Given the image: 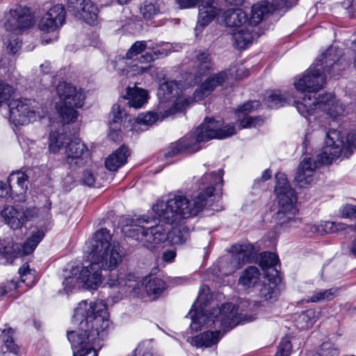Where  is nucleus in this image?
<instances>
[{
  "instance_id": "aec40b11",
  "label": "nucleus",
  "mask_w": 356,
  "mask_h": 356,
  "mask_svg": "<svg viewBox=\"0 0 356 356\" xmlns=\"http://www.w3.org/2000/svg\"><path fill=\"white\" fill-rule=\"evenodd\" d=\"M65 161L71 168L82 166L89 158V150L79 139L69 142L65 146Z\"/></svg>"
},
{
  "instance_id": "4c0bfd02",
  "label": "nucleus",
  "mask_w": 356,
  "mask_h": 356,
  "mask_svg": "<svg viewBox=\"0 0 356 356\" xmlns=\"http://www.w3.org/2000/svg\"><path fill=\"white\" fill-rule=\"evenodd\" d=\"M318 316L319 312L315 309H307L295 318V325L297 328L302 330L310 328L314 325Z\"/></svg>"
},
{
  "instance_id": "2f4dec72",
  "label": "nucleus",
  "mask_w": 356,
  "mask_h": 356,
  "mask_svg": "<svg viewBox=\"0 0 356 356\" xmlns=\"http://www.w3.org/2000/svg\"><path fill=\"white\" fill-rule=\"evenodd\" d=\"M220 332H204L191 339V344L197 348H209L216 345L220 340Z\"/></svg>"
},
{
  "instance_id": "4d7b16f0",
  "label": "nucleus",
  "mask_w": 356,
  "mask_h": 356,
  "mask_svg": "<svg viewBox=\"0 0 356 356\" xmlns=\"http://www.w3.org/2000/svg\"><path fill=\"white\" fill-rule=\"evenodd\" d=\"M125 116V111L120 108L119 104H114L113 106L111 118L113 124L121 123Z\"/></svg>"
},
{
  "instance_id": "f8f14e48",
  "label": "nucleus",
  "mask_w": 356,
  "mask_h": 356,
  "mask_svg": "<svg viewBox=\"0 0 356 356\" xmlns=\"http://www.w3.org/2000/svg\"><path fill=\"white\" fill-rule=\"evenodd\" d=\"M72 275L78 276H70L63 282L64 289L67 293L70 291L75 284H79L86 289L95 290L102 283L103 275L101 266L97 261H92L91 264L83 267L81 270L72 269Z\"/></svg>"
},
{
  "instance_id": "37998d69",
  "label": "nucleus",
  "mask_w": 356,
  "mask_h": 356,
  "mask_svg": "<svg viewBox=\"0 0 356 356\" xmlns=\"http://www.w3.org/2000/svg\"><path fill=\"white\" fill-rule=\"evenodd\" d=\"M5 327L1 331V339L8 351L17 354L19 348L14 342V330L8 325H5Z\"/></svg>"
},
{
  "instance_id": "4be33fe9",
  "label": "nucleus",
  "mask_w": 356,
  "mask_h": 356,
  "mask_svg": "<svg viewBox=\"0 0 356 356\" xmlns=\"http://www.w3.org/2000/svg\"><path fill=\"white\" fill-rule=\"evenodd\" d=\"M229 74V72L225 70L209 76L194 92V100L199 101L209 95L218 86H222L228 79Z\"/></svg>"
},
{
  "instance_id": "9d476101",
  "label": "nucleus",
  "mask_w": 356,
  "mask_h": 356,
  "mask_svg": "<svg viewBox=\"0 0 356 356\" xmlns=\"http://www.w3.org/2000/svg\"><path fill=\"white\" fill-rule=\"evenodd\" d=\"M355 148L356 129L348 132L346 142L341 138L339 131L330 129L326 134L325 145L319 157L323 163L330 164L342 154L345 157H349Z\"/></svg>"
},
{
  "instance_id": "393cba45",
  "label": "nucleus",
  "mask_w": 356,
  "mask_h": 356,
  "mask_svg": "<svg viewBox=\"0 0 356 356\" xmlns=\"http://www.w3.org/2000/svg\"><path fill=\"white\" fill-rule=\"evenodd\" d=\"M223 22L235 29L252 26L248 14L241 8L229 9L222 14Z\"/></svg>"
},
{
  "instance_id": "052dcab7",
  "label": "nucleus",
  "mask_w": 356,
  "mask_h": 356,
  "mask_svg": "<svg viewBox=\"0 0 356 356\" xmlns=\"http://www.w3.org/2000/svg\"><path fill=\"white\" fill-rule=\"evenodd\" d=\"M340 215L346 218H356V205L347 204L343 205L340 211Z\"/></svg>"
},
{
  "instance_id": "f257e3e1",
  "label": "nucleus",
  "mask_w": 356,
  "mask_h": 356,
  "mask_svg": "<svg viewBox=\"0 0 356 356\" xmlns=\"http://www.w3.org/2000/svg\"><path fill=\"white\" fill-rule=\"evenodd\" d=\"M73 323L78 327L67 332L73 356H97L110 325L106 305L102 300L82 301L74 310Z\"/></svg>"
},
{
  "instance_id": "5701e85b",
  "label": "nucleus",
  "mask_w": 356,
  "mask_h": 356,
  "mask_svg": "<svg viewBox=\"0 0 356 356\" xmlns=\"http://www.w3.org/2000/svg\"><path fill=\"white\" fill-rule=\"evenodd\" d=\"M298 215V207L279 208L275 213V219L281 228L290 229L298 227L301 224V219Z\"/></svg>"
},
{
  "instance_id": "cd10ccee",
  "label": "nucleus",
  "mask_w": 356,
  "mask_h": 356,
  "mask_svg": "<svg viewBox=\"0 0 356 356\" xmlns=\"http://www.w3.org/2000/svg\"><path fill=\"white\" fill-rule=\"evenodd\" d=\"M44 236V234L42 230H38L35 232H33L32 235L23 243V245H21V249L18 244H10V246H13L14 249L13 250L12 253L8 255H10L11 257H17V254H20L21 252L22 254H29L31 253L37 247L38 243L42 241Z\"/></svg>"
},
{
  "instance_id": "de8ad7c7",
  "label": "nucleus",
  "mask_w": 356,
  "mask_h": 356,
  "mask_svg": "<svg viewBox=\"0 0 356 356\" xmlns=\"http://www.w3.org/2000/svg\"><path fill=\"white\" fill-rule=\"evenodd\" d=\"M171 239L173 244L181 245L185 243L188 238V231L183 227L182 229H173V230L168 235V238Z\"/></svg>"
},
{
  "instance_id": "0eeeda50",
  "label": "nucleus",
  "mask_w": 356,
  "mask_h": 356,
  "mask_svg": "<svg viewBox=\"0 0 356 356\" xmlns=\"http://www.w3.org/2000/svg\"><path fill=\"white\" fill-rule=\"evenodd\" d=\"M86 245L91 260L98 262L102 269L112 270L122 261L124 253L119 243L112 241L106 229L96 232Z\"/></svg>"
},
{
  "instance_id": "5fc2aeb1",
  "label": "nucleus",
  "mask_w": 356,
  "mask_h": 356,
  "mask_svg": "<svg viewBox=\"0 0 356 356\" xmlns=\"http://www.w3.org/2000/svg\"><path fill=\"white\" fill-rule=\"evenodd\" d=\"M304 231L309 236H312L313 234L322 235L325 234L324 222L320 224L307 223L304 227Z\"/></svg>"
},
{
  "instance_id": "ea45409f",
  "label": "nucleus",
  "mask_w": 356,
  "mask_h": 356,
  "mask_svg": "<svg viewBox=\"0 0 356 356\" xmlns=\"http://www.w3.org/2000/svg\"><path fill=\"white\" fill-rule=\"evenodd\" d=\"M81 8L80 15H78L76 18L88 24L95 25L97 22L98 9L97 6L88 0Z\"/></svg>"
},
{
  "instance_id": "c03bdc74",
  "label": "nucleus",
  "mask_w": 356,
  "mask_h": 356,
  "mask_svg": "<svg viewBox=\"0 0 356 356\" xmlns=\"http://www.w3.org/2000/svg\"><path fill=\"white\" fill-rule=\"evenodd\" d=\"M160 12L159 5L153 1H145L140 6V13L144 19L148 20L153 18Z\"/></svg>"
},
{
  "instance_id": "bb28decb",
  "label": "nucleus",
  "mask_w": 356,
  "mask_h": 356,
  "mask_svg": "<svg viewBox=\"0 0 356 356\" xmlns=\"http://www.w3.org/2000/svg\"><path fill=\"white\" fill-rule=\"evenodd\" d=\"M136 284H139L136 286L137 292H132L136 295H139L141 288H144L149 296H157L161 294L165 289L164 282L158 277H145L141 282H137L136 281Z\"/></svg>"
},
{
  "instance_id": "774afa93",
  "label": "nucleus",
  "mask_w": 356,
  "mask_h": 356,
  "mask_svg": "<svg viewBox=\"0 0 356 356\" xmlns=\"http://www.w3.org/2000/svg\"><path fill=\"white\" fill-rule=\"evenodd\" d=\"M10 192L13 193V190H11L10 186H7L6 184L0 181V197L6 196Z\"/></svg>"
},
{
  "instance_id": "473e14b6",
  "label": "nucleus",
  "mask_w": 356,
  "mask_h": 356,
  "mask_svg": "<svg viewBox=\"0 0 356 356\" xmlns=\"http://www.w3.org/2000/svg\"><path fill=\"white\" fill-rule=\"evenodd\" d=\"M219 10L210 1H202L199 6V17L197 26L204 27L207 26L218 15Z\"/></svg>"
},
{
  "instance_id": "c9c22d12",
  "label": "nucleus",
  "mask_w": 356,
  "mask_h": 356,
  "mask_svg": "<svg viewBox=\"0 0 356 356\" xmlns=\"http://www.w3.org/2000/svg\"><path fill=\"white\" fill-rule=\"evenodd\" d=\"M27 181V175L22 171L13 172L8 178V183L13 190V193L16 194H22L26 192Z\"/></svg>"
},
{
  "instance_id": "3c124183",
  "label": "nucleus",
  "mask_w": 356,
  "mask_h": 356,
  "mask_svg": "<svg viewBox=\"0 0 356 356\" xmlns=\"http://www.w3.org/2000/svg\"><path fill=\"white\" fill-rule=\"evenodd\" d=\"M339 350L337 347L330 342H324L321 346L316 356H338Z\"/></svg>"
},
{
  "instance_id": "680f3d73",
  "label": "nucleus",
  "mask_w": 356,
  "mask_h": 356,
  "mask_svg": "<svg viewBox=\"0 0 356 356\" xmlns=\"http://www.w3.org/2000/svg\"><path fill=\"white\" fill-rule=\"evenodd\" d=\"M95 179V176L90 170H86L85 171H83L81 177V181L83 184L87 185L88 186H92L94 185Z\"/></svg>"
},
{
  "instance_id": "69168bd1",
  "label": "nucleus",
  "mask_w": 356,
  "mask_h": 356,
  "mask_svg": "<svg viewBox=\"0 0 356 356\" xmlns=\"http://www.w3.org/2000/svg\"><path fill=\"white\" fill-rule=\"evenodd\" d=\"M87 40H88L87 45L92 46L94 47H99L100 46L99 36L96 33H92Z\"/></svg>"
},
{
  "instance_id": "412c9836",
  "label": "nucleus",
  "mask_w": 356,
  "mask_h": 356,
  "mask_svg": "<svg viewBox=\"0 0 356 356\" xmlns=\"http://www.w3.org/2000/svg\"><path fill=\"white\" fill-rule=\"evenodd\" d=\"M65 22V8L62 4H57L42 16L39 22V28L44 33H49L63 26Z\"/></svg>"
},
{
  "instance_id": "6ab92c4d",
  "label": "nucleus",
  "mask_w": 356,
  "mask_h": 356,
  "mask_svg": "<svg viewBox=\"0 0 356 356\" xmlns=\"http://www.w3.org/2000/svg\"><path fill=\"white\" fill-rule=\"evenodd\" d=\"M321 154L316 156V159L312 158H305L300 162L294 181L296 185L300 188H306L311 185L314 180L315 170L321 165H326L321 162L319 157Z\"/></svg>"
},
{
  "instance_id": "bf43d9fd",
  "label": "nucleus",
  "mask_w": 356,
  "mask_h": 356,
  "mask_svg": "<svg viewBox=\"0 0 356 356\" xmlns=\"http://www.w3.org/2000/svg\"><path fill=\"white\" fill-rule=\"evenodd\" d=\"M16 35H14V36L11 37L10 38L4 39V42L6 45V49L10 54H15L20 47L21 43Z\"/></svg>"
},
{
  "instance_id": "c85d7f7f",
  "label": "nucleus",
  "mask_w": 356,
  "mask_h": 356,
  "mask_svg": "<svg viewBox=\"0 0 356 356\" xmlns=\"http://www.w3.org/2000/svg\"><path fill=\"white\" fill-rule=\"evenodd\" d=\"M259 106L257 101L248 102L242 105L238 110V112L243 113L244 117L241 120L242 128H248L256 127L263 123V119L260 117H252L247 115V113L257 109Z\"/></svg>"
},
{
  "instance_id": "7ed1b4c3",
  "label": "nucleus",
  "mask_w": 356,
  "mask_h": 356,
  "mask_svg": "<svg viewBox=\"0 0 356 356\" xmlns=\"http://www.w3.org/2000/svg\"><path fill=\"white\" fill-rule=\"evenodd\" d=\"M341 50L336 47H330L299 78L294 81V86L299 92L305 93L302 97H318L317 91L321 89L326 75L330 77L339 74L347 63L341 58Z\"/></svg>"
},
{
  "instance_id": "dca6fc26",
  "label": "nucleus",
  "mask_w": 356,
  "mask_h": 356,
  "mask_svg": "<svg viewBox=\"0 0 356 356\" xmlns=\"http://www.w3.org/2000/svg\"><path fill=\"white\" fill-rule=\"evenodd\" d=\"M106 284L109 287L117 289L110 296L113 302L122 300L128 293L137 292L136 286L139 285L136 284V276L132 274L128 275L126 277H119L117 274L111 273Z\"/></svg>"
},
{
  "instance_id": "ddd939ff",
  "label": "nucleus",
  "mask_w": 356,
  "mask_h": 356,
  "mask_svg": "<svg viewBox=\"0 0 356 356\" xmlns=\"http://www.w3.org/2000/svg\"><path fill=\"white\" fill-rule=\"evenodd\" d=\"M33 24V17L29 8L18 6L11 9L5 15L3 25L6 30L13 35L31 27Z\"/></svg>"
},
{
  "instance_id": "7c9ffc66",
  "label": "nucleus",
  "mask_w": 356,
  "mask_h": 356,
  "mask_svg": "<svg viewBox=\"0 0 356 356\" xmlns=\"http://www.w3.org/2000/svg\"><path fill=\"white\" fill-rule=\"evenodd\" d=\"M253 26L235 29L232 33L233 45L239 49L248 47L253 41Z\"/></svg>"
},
{
  "instance_id": "f3484780",
  "label": "nucleus",
  "mask_w": 356,
  "mask_h": 356,
  "mask_svg": "<svg viewBox=\"0 0 356 356\" xmlns=\"http://www.w3.org/2000/svg\"><path fill=\"white\" fill-rule=\"evenodd\" d=\"M275 179V193L278 200L279 208L297 207L296 193L290 186L286 175L282 172L277 173Z\"/></svg>"
},
{
  "instance_id": "49530a36",
  "label": "nucleus",
  "mask_w": 356,
  "mask_h": 356,
  "mask_svg": "<svg viewBox=\"0 0 356 356\" xmlns=\"http://www.w3.org/2000/svg\"><path fill=\"white\" fill-rule=\"evenodd\" d=\"M278 261V257L275 253L265 252L260 254L259 264L262 269L274 268Z\"/></svg>"
},
{
  "instance_id": "0e129e2a",
  "label": "nucleus",
  "mask_w": 356,
  "mask_h": 356,
  "mask_svg": "<svg viewBox=\"0 0 356 356\" xmlns=\"http://www.w3.org/2000/svg\"><path fill=\"white\" fill-rule=\"evenodd\" d=\"M176 257V252L173 250H167L163 252L162 259L167 263L172 262Z\"/></svg>"
},
{
  "instance_id": "b1692460",
  "label": "nucleus",
  "mask_w": 356,
  "mask_h": 356,
  "mask_svg": "<svg viewBox=\"0 0 356 356\" xmlns=\"http://www.w3.org/2000/svg\"><path fill=\"white\" fill-rule=\"evenodd\" d=\"M231 251L233 253L232 264L234 269L238 268L245 263L250 261L257 253L254 245L250 243L236 244L232 247Z\"/></svg>"
},
{
  "instance_id": "6e6d98bb",
  "label": "nucleus",
  "mask_w": 356,
  "mask_h": 356,
  "mask_svg": "<svg viewBox=\"0 0 356 356\" xmlns=\"http://www.w3.org/2000/svg\"><path fill=\"white\" fill-rule=\"evenodd\" d=\"M324 226L325 227V234L337 233L339 232L343 231L347 228V225L346 224L334 221L324 222Z\"/></svg>"
},
{
  "instance_id": "e433bc0d",
  "label": "nucleus",
  "mask_w": 356,
  "mask_h": 356,
  "mask_svg": "<svg viewBox=\"0 0 356 356\" xmlns=\"http://www.w3.org/2000/svg\"><path fill=\"white\" fill-rule=\"evenodd\" d=\"M260 276L261 274L258 268L249 266L242 272L238 280V284L244 289L253 287L259 281Z\"/></svg>"
},
{
  "instance_id": "39448f33",
  "label": "nucleus",
  "mask_w": 356,
  "mask_h": 356,
  "mask_svg": "<svg viewBox=\"0 0 356 356\" xmlns=\"http://www.w3.org/2000/svg\"><path fill=\"white\" fill-rule=\"evenodd\" d=\"M180 90L179 84L175 81H166L159 88L157 95L160 99L159 113L148 112L141 113L136 119H129L127 125L131 127V131L144 130L142 126L148 127L161 118L163 120L170 115L181 112L189 106L192 99L184 95L177 96Z\"/></svg>"
},
{
  "instance_id": "1a4fd4ad",
  "label": "nucleus",
  "mask_w": 356,
  "mask_h": 356,
  "mask_svg": "<svg viewBox=\"0 0 356 356\" xmlns=\"http://www.w3.org/2000/svg\"><path fill=\"white\" fill-rule=\"evenodd\" d=\"M298 111L304 117L311 115L321 116L323 113L332 119H337L345 113V106L340 99L331 93L318 95V97H302L300 102H296Z\"/></svg>"
},
{
  "instance_id": "c756f323",
  "label": "nucleus",
  "mask_w": 356,
  "mask_h": 356,
  "mask_svg": "<svg viewBox=\"0 0 356 356\" xmlns=\"http://www.w3.org/2000/svg\"><path fill=\"white\" fill-rule=\"evenodd\" d=\"M129 155V149L126 146L122 145L106 158L105 167L109 171H116L125 164Z\"/></svg>"
},
{
  "instance_id": "9b49d317",
  "label": "nucleus",
  "mask_w": 356,
  "mask_h": 356,
  "mask_svg": "<svg viewBox=\"0 0 356 356\" xmlns=\"http://www.w3.org/2000/svg\"><path fill=\"white\" fill-rule=\"evenodd\" d=\"M56 90L59 97L57 109L63 122H75L79 115L76 109L83 105L85 97L83 92L81 89L65 82L60 83Z\"/></svg>"
},
{
  "instance_id": "4468645a",
  "label": "nucleus",
  "mask_w": 356,
  "mask_h": 356,
  "mask_svg": "<svg viewBox=\"0 0 356 356\" xmlns=\"http://www.w3.org/2000/svg\"><path fill=\"white\" fill-rule=\"evenodd\" d=\"M9 121L15 126L25 125L36 120V111L29 99H13L8 103Z\"/></svg>"
},
{
  "instance_id": "6e6552de",
  "label": "nucleus",
  "mask_w": 356,
  "mask_h": 356,
  "mask_svg": "<svg viewBox=\"0 0 356 356\" xmlns=\"http://www.w3.org/2000/svg\"><path fill=\"white\" fill-rule=\"evenodd\" d=\"M151 222L152 219L147 216L128 219L123 232L126 236L133 238L147 249L153 250L168 239L169 230L161 225L146 227Z\"/></svg>"
},
{
  "instance_id": "79ce46f5",
  "label": "nucleus",
  "mask_w": 356,
  "mask_h": 356,
  "mask_svg": "<svg viewBox=\"0 0 356 356\" xmlns=\"http://www.w3.org/2000/svg\"><path fill=\"white\" fill-rule=\"evenodd\" d=\"M339 288L333 287L328 289H318L314 291L312 295L307 297V302H318L321 301H330L337 296Z\"/></svg>"
},
{
  "instance_id": "a878e982",
  "label": "nucleus",
  "mask_w": 356,
  "mask_h": 356,
  "mask_svg": "<svg viewBox=\"0 0 356 356\" xmlns=\"http://www.w3.org/2000/svg\"><path fill=\"white\" fill-rule=\"evenodd\" d=\"M193 67L195 74L199 79L213 70V63L211 54L207 51H195L193 55ZM196 81H198L197 79Z\"/></svg>"
},
{
  "instance_id": "423d86ee",
  "label": "nucleus",
  "mask_w": 356,
  "mask_h": 356,
  "mask_svg": "<svg viewBox=\"0 0 356 356\" xmlns=\"http://www.w3.org/2000/svg\"><path fill=\"white\" fill-rule=\"evenodd\" d=\"M236 134L233 124L223 126L221 121L206 118L204 121L195 130L185 135L176 143L169 146L166 156H173L179 154H193L202 147V143L211 139H224Z\"/></svg>"
},
{
  "instance_id": "f03ea898",
  "label": "nucleus",
  "mask_w": 356,
  "mask_h": 356,
  "mask_svg": "<svg viewBox=\"0 0 356 356\" xmlns=\"http://www.w3.org/2000/svg\"><path fill=\"white\" fill-rule=\"evenodd\" d=\"M222 176V170L204 174L198 181L201 191L192 200L183 195H170L166 200H159L154 204V213L160 221L169 225H177L197 216L213 204V191L221 186Z\"/></svg>"
},
{
  "instance_id": "8fccbe9b",
  "label": "nucleus",
  "mask_w": 356,
  "mask_h": 356,
  "mask_svg": "<svg viewBox=\"0 0 356 356\" xmlns=\"http://www.w3.org/2000/svg\"><path fill=\"white\" fill-rule=\"evenodd\" d=\"M15 88L8 83L0 81V104L10 101V99L15 93Z\"/></svg>"
},
{
  "instance_id": "f704fd0d",
  "label": "nucleus",
  "mask_w": 356,
  "mask_h": 356,
  "mask_svg": "<svg viewBox=\"0 0 356 356\" xmlns=\"http://www.w3.org/2000/svg\"><path fill=\"white\" fill-rule=\"evenodd\" d=\"M265 102L268 107L278 108L286 104H289L292 102L296 105V102L298 101L293 100V97L288 92L282 93L280 91H274L267 96L265 99Z\"/></svg>"
},
{
  "instance_id": "2eb2a0df",
  "label": "nucleus",
  "mask_w": 356,
  "mask_h": 356,
  "mask_svg": "<svg viewBox=\"0 0 356 356\" xmlns=\"http://www.w3.org/2000/svg\"><path fill=\"white\" fill-rule=\"evenodd\" d=\"M35 207H29L26 210L17 209L11 205H6L0 211L3 221L13 229L22 228L25 223L38 215Z\"/></svg>"
},
{
  "instance_id": "603ef678",
  "label": "nucleus",
  "mask_w": 356,
  "mask_h": 356,
  "mask_svg": "<svg viewBox=\"0 0 356 356\" xmlns=\"http://www.w3.org/2000/svg\"><path fill=\"white\" fill-rule=\"evenodd\" d=\"M88 0H68L67 3V9L76 18L80 15L81 7L86 3Z\"/></svg>"
},
{
  "instance_id": "13d9d810",
  "label": "nucleus",
  "mask_w": 356,
  "mask_h": 356,
  "mask_svg": "<svg viewBox=\"0 0 356 356\" xmlns=\"http://www.w3.org/2000/svg\"><path fill=\"white\" fill-rule=\"evenodd\" d=\"M292 349V345L288 339H283L275 356H289Z\"/></svg>"
},
{
  "instance_id": "58836bf2",
  "label": "nucleus",
  "mask_w": 356,
  "mask_h": 356,
  "mask_svg": "<svg viewBox=\"0 0 356 356\" xmlns=\"http://www.w3.org/2000/svg\"><path fill=\"white\" fill-rule=\"evenodd\" d=\"M270 12V7L266 1L254 4L252 7L251 16L249 17L250 25L255 27L264 19V16Z\"/></svg>"
},
{
  "instance_id": "a211bd4d",
  "label": "nucleus",
  "mask_w": 356,
  "mask_h": 356,
  "mask_svg": "<svg viewBox=\"0 0 356 356\" xmlns=\"http://www.w3.org/2000/svg\"><path fill=\"white\" fill-rule=\"evenodd\" d=\"M142 54L139 58L140 63H150L159 57H164L168 54L166 49H158L152 45H148L146 41H136L126 54V58L132 59Z\"/></svg>"
},
{
  "instance_id": "09e8293b",
  "label": "nucleus",
  "mask_w": 356,
  "mask_h": 356,
  "mask_svg": "<svg viewBox=\"0 0 356 356\" xmlns=\"http://www.w3.org/2000/svg\"><path fill=\"white\" fill-rule=\"evenodd\" d=\"M19 274L22 282L28 286H31L35 282V276L33 272L30 269L27 264H24L19 268Z\"/></svg>"
},
{
  "instance_id": "a18cd8bd",
  "label": "nucleus",
  "mask_w": 356,
  "mask_h": 356,
  "mask_svg": "<svg viewBox=\"0 0 356 356\" xmlns=\"http://www.w3.org/2000/svg\"><path fill=\"white\" fill-rule=\"evenodd\" d=\"M278 293L274 282H264L260 289V296L266 300H275Z\"/></svg>"
},
{
  "instance_id": "72a5a7b5",
  "label": "nucleus",
  "mask_w": 356,
  "mask_h": 356,
  "mask_svg": "<svg viewBox=\"0 0 356 356\" xmlns=\"http://www.w3.org/2000/svg\"><path fill=\"white\" fill-rule=\"evenodd\" d=\"M124 98L131 107L139 108L147 102L148 94L147 90L140 88H128Z\"/></svg>"
},
{
  "instance_id": "e2e57ef3",
  "label": "nucleus",
  "mask_w": 356,
  "mask_h": 356,
  "mask_svg": "<svg viewBox=\"0 0 356 356\" xmlns=\"http://www.w3.org/2000/svg\"><path fill=\"white\" fill-rule=\"evenodd\" d=\"M14 249L13 246H10V242L6 241H0V253L3 254H9L12 253L13 250Z\"/></svg>"
},
{
  "instance_id": "a19ab883",
  "label": "nucleus",
  "mask_w": 356,
  "mask_h": 356,
  "mask_svg": "<svg viewBox=\"0 0 356 356\" xmlns=\"http://www.w3.org/2000/svg\"><path fill=\"white\" fill-rule=\"evenodd\" d=\"M69 138L63 133L51 131L49 136L48 147L51 153H58L65 145H68Z\"/></svg>"
},
{
  "instance_id": "338daca9",
  "label": "nucleus",
  "mask_w": 356,
  "mask_h": 356,
  "mask_svg": "<svg viewBox=\"0 0 356 356\" xmlns=\"http://www.w3.org/2000/svg\"><path fill=\"white\" fill-rule=\"evenodd\" d=\"M355 236L348 245V251L350 254L356 257V222L354 228Z\"/></svg>"
},
{
  "instance_id": "864d4df0",
  "label": "nucleus",
  "mask_w": 356,
  "mask_h": 356,
  "mask_svg": "<svg viewBox=\"0 0 356 356\" xmlns=\"http://www.w3.org/2000/svg\"><path fill=\"white\" fill-rule=\"evenodd\" d=\"M268 5L270 6V10H280L284 8L291 7L297 0H265Z\"/></svg>"
},
{
  "instance_id": "20e7f679",
  "label": "nucleus",
  "mask_w": 356,
  "mask_h": 356,
  "mask_svg": "<svg viewBox=\"0 0 356 356\" xmlns=\"http://www.w3.org/2000/svg\"><path fill=\"white\" fill-rule=\"evenodd\" d=\"M248 305V301H242L236 308L232 303H225L220 308H213L211 312L203 305L200 311H195V305H193L188 314L191 318V328L197 331L204 326L209 327L214 325L227 332L241 323L251 322L256 318V314L243 312V308Z\"/></svg>"
}]
</instances>
